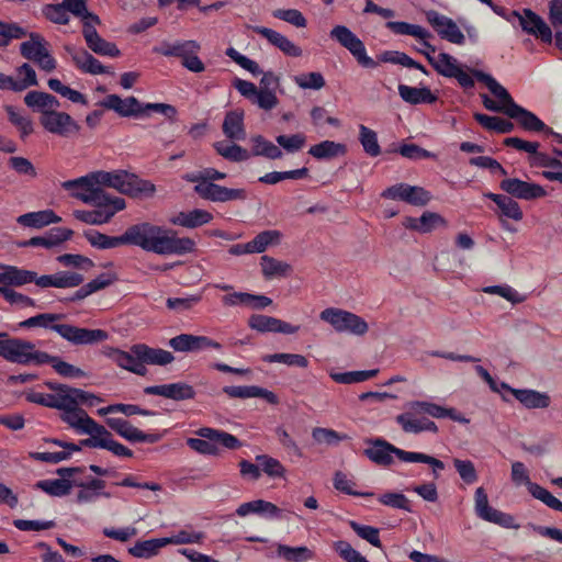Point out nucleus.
<instances>
[{"label":"nucleus","instance_id":"nucleus-34","mask_svg":"<svg viewBox=\"0 0 562 562\" xmlns=\"http://www.w3.org/2000/svg\"><path fill=\"white\" fill-rule=\"evenodd\" d=\"M402 224L406 229L419 234H428L440 226H447L446 220L440 214L430 211H425L420 217L406 216Z\"/></svg>","mask_w":562,"mask_h":562},{"label":"nucleus","instance_id":"nucleus-49","mask_svg":"<svg viewBox=\"0 0 562 562\" xmlns=\"http://www.w3.org/2000/svg\"><path fill=\"white\" fill-rule=\"evenodd\" d=\"M308 154L318 160H329L347 154V146L334 140H323L310 147Z\"/></svg>","mask_w":562,"mask_h":562},{"label":"nucleus","instance_id":"nucleus-54","mask_svg":"<svg viewBox=\"0 0 562 562\" xmlns=\"http://www.w3.org/2000/svg\"><path fill=\"white\" fill-rule=\"evenodd\" d=\"M166 547L164 538H155L137 541L128 549V553L135 558L150 559L158 554L161 548Z\"/></svg>","mask_w":562,"mask_h":562},{"label":"nucleus","instance_id":"nucleus-14","mask_svg":"<svg viewBox=\"0 0 562 562\" xmlns=\"http://www.w3.org/2000/svg\"><path fill=\"white\" fill-rule=\"evenodd\" d=\"M330 37L348 49L358 64L364 68L373 69L376 61L368 56L363 42L345 25H336L330 31Z\"/></svg>","mask_w":562,"mask_h":562},{"label":"nucleus","instance_id":"nucleus-17","mask_svg":"<svg viewBox=\"0 0 562 562\" xmlns=\"http://www.w3.org/2000/svg\"><path fill=\"white\" fill-rule=\"evenodd\" d=\"M474 512L475 515L487 522L498 525L504 528L514 527V517L490 506L485 490L480 486L474 492Z\"/></svg>","mask_w":562,"mask_h":562},{"label":"nucleus","instance_id":"nucleus-13","mask_svg":"<svg viewBox=\"0 0 562 562\" xmlns=\"http://www.w3.org/2000/svg\"><path fill=\"white\" fill-rule=\"evenodd\" d=\"M366 443L370 447L363 450V454L379 467H391L394 463V457L403 462L409 460L411 451L400 449L383 438H370Z\"/></svg>","mask_w":562,"mask_h":562},{"label":"nucleus","instance_id":"nucleus-64","mask_svg":"<svg viewBox=\"0 0 562 562\" xmlns=\"http://www.w3.org/2000/svg\"><path fill=\"white\" fill-rule=\"evenodd\" d=\"M281 233L279 231H263L257 234L250 240V247L254 254L263 252L270 245L278 244L281 238Z\"/></svg>","mask_w":562,"mask_h":562},{"label":"nucleus","instance_id":"nucleus-40","mask_svg":"<svg viewBox=\"0 0 562 562\" xmlns=\"http://www.w3.org/2000/svg\"><path fill=\"white\" fill-rule=\"evenodd\" d=\"M397 89L402 100L412 105L432 104L438 99L428 87L418 88L400 83Z\"/></svg>","mask_w":562,"mask_h":562},{"label":"nucleus","instance_id":"nucleus-48","mask_svg":"<svg viewBox=\"0 0 562 562\" xmlns=\"http://www.w3.org/2000/svg\"><path fill=\"white\" fill-rule=\"evenodd\" d=\"M24 103L29 108L42 112V115H44L45 111L55 110L60 106V103L55 95L36 90L30 91L25 94Z\"/></svg>","mask_w":562,"mask_h":562},{"label":"nucleus","instance_id":"nucleus-53","mask_svg":"<svg viewBox=\"0 0 562 562\" xmlns=\"http://www.w3.org/2000/svg\"><path fill=\"white\" fill-rule=\"evenodd\" d=\"M75 486L74 481L68 479H54L37 481L35 487L55 497H63L70 493Z\"/></svg>","mask_w":562,"mask_h":562},{"label":"nucleus","instance_id":"nucleus-56","mask_svg":"<svg viewBox=\"0 0 562 562\" xmlns=\"http://www.w3.org/2000/svg\"><path fill=\"white\" fill-rule=\"evenodd\" d=\"M278 554L286 562H306L315 557L314 551L305 546L290 547L286 544H279Z\"/></svg>","mask_w":562,"mask_h":562},{"label":"nucleus","instance_id":"nucleus-57","mask_svg":"<svg viewBox=\"0 0 562 562\" xmlns=\"http://www.w3.org/2000/svg\"><path fill=\"white\" fill-rule=\"evenodd\" d=\"M378 369L372 370H360V371H347V372H335L330 373V378L340 384H352L367 381L374 378L378 374Z\"/></svg>","mask_w":562,"mask_h":562},{"label":"nucleus","instance_id":"nucleus-51","mask_svg":"<svg viewBox=\"0 0 562 562\" xmlns=\"http://www.w3.org/2000/svg\"><path fill=\"white\" fill-rule=\"evenodd\" d=\"M473 117L485 130L493 131L498 134H508L515 128L512 121L499 116H490L487 114L476 112L473 114Z\"/></svg>","mask_w":562,"mask_h":562},{"label":"nucleus","instance_id":"nucleus-45","mask_svg":"<svg viewBox=\"0 0 562 562\" xmlns=\"http://www.w3.org/2000/svg\"><path fill=\"white\" fill-rule=\"evenodd\" d=\"M484 198L493 201L501 211V215L514 221H521L524 213L519 204L510 196L505 194H497L493 192H485Z\"/></svg>","mask_w":562,"mask_h":562},{"label":"nucleus","instance_id":"nucleus-46","mask_svg":"<svg viewBox=\"0 0 562 562\" xmlns=\"http://www.w3.org/2000/svg\"><path fill=\"white\" fill-rule=\"evenodd\" d=\"M61 221L53 210L29 212L18 217L16 222L25 227L42 228L49 224H56Z\"/></svg>","mask_w":562,"mask_h":562},{"label":"nucleus","instance_id":"nucleus-31","mask_svg":"<svg viewBox=\"0 0 562 562\" xmlns=\"http://www.w3.org/2000/svg\"><path fill=\"white\" fill-rule=\"evenodd\" d=\"M252 31L265 37L271 45L280 49L285 56L289 57H301L303 50L300 46L290 41L285 35L266 27V26H254Z\"/></svg>","mask_w":562,"mask_h":562},{"label":"nucleus","instance_id":"nucleus-27","mask_svg":"<svg viewBox=\"0 0 562 562\" xmlns=\"http://www.w3.org/2000/svg\"><path fill=\"white\" fill-rule=\"evenodd\" d=\"M41 276L32 270L0 263V286L20 288L29 283L37 285Z\"/></svg>","mask_w":562,"mask_h":562},{"label":"nucleus","instance_id":"nucleus-5","mask_svg":"<svg viewBox=\"0 0 562 562\" xmlns=\"http://www.w3.org/2000/svg\"><path fill=\"white\" fill-rule=\"evenodd\" d=\"M492 11L498 16L503 18L515 26V21L518 22L521 30L528 35L540 38L543 43L550 44L553 35L550 26L546 21L529 8H524L521 11L508 10L505 7L498 5L492 1L488 5Z\"/></svg>","mask_w":562,"mask_h":562},{"label":"nucleus","instance_id":"nucleus-59","mask_svg":"<svg viewBox=\"0 0 562 562\" xmlns=\"http://www.w3.org/2000/svg\"><path fill=\"white\" fill-rule=\"evenodd\" d=\"M5 112L9 121L19 130L22 139H25L33 133V122L30 117L22 115L12 105H7Z\"/></svg>","mask_w":562,"mask_h":562},{"label":"nucleus","instance_id":"nucleus-11","mask_svg":"<svg viewBox=\"0 0 562 562\" xmlns=\"http://www.w3.org/2000/svg\"><path fill=\"white\" fill-rule=\"evenodd\" d=\"M48 46V42L42 34L30 32L29 40L20 44V54L23 58L36 64L42 70L50 72L56 68L57 61Z\"/></svg>","mask_w":562,"mask_h":562},{"label":"nucleus","instance_id":"nucleus-15","mask_svg":"<svg viewBox=\"0 0 562 562\" xmlns=\"http://www.w3.org/2000/svg\"><path fill=\"white\" fill-rule=\"evenodd\" d=\"M110 188L130 196H150L156 191V187L153 182L142 179L136 175L128 173L125 170L113 171Z\"/></svg>","mask_w":562,"mask_h":562},{"label":"nucleus","instance_id":"nucleus-6","mask_svg":"<svg viewBox=\"0 0 562 562\" xmlns=\"http://www.w3.org/2000/svg\"><path fill=\"white\" fill-rule=\"evenodd\" d=\"M196 435L200 438H188L187 445L205 456H217L220 453L217 445L229 450H236L243 446L236 436L220 429L202 427L196 430Z\"/></svg>","mask_w":562,"mask_h":562},{"label":"nucleus","instance_id":"nucleus-1","mask_svg":"<svg viewBox=\"0 0 562 562\" xmlns=\"http://www.w3.org/2000/svg\"><path fill=\"white\" fill-rule=\"evenodd\" d=\"M83 236L98 249L128 245L160 256H184L195 250V241L192 238L178 237L175 231L150 222L133 224L120 236H108L95 229L85 231Z\"/></svg>","mask_w":562,"mask_h":562},{"label":"nucleus","instance_id":"nucleus-18","mask_svg":"<svg viewBox=\"0 0 562 562\" xmlns=\"http://www.w3.org/2000/svg\"><path fill=\"white\" fill-rule=\"evenodd\" d=\"M40 121L47 132L61 137H69L80 131V125L66 112L45 111Z\"/></svg>","mask_w":562,"mask_h":562},{"label":"nucleus","instance_id":"nucleus-19","mask_svg":"<svg viewBox=\"0 0 562 562\" xmlns=\"http://www.w3.org/2000/svg\"><path fill=\"white\" fill-rule=\"evenodd\" d=\"M426 18L441 40L457 45H463L465 43L464 34L451 18L435 10L428 11Z\"/></svg>","mask_w":562,"mask_h":562},{"label":"nucleus","instance_id":"nucleus-3","mask_svg":"<svg viewBox=\"0 0 562 562\" xmlns=\"http://www.w3.org/2000/svg\"><path fill=\"white\" fill-rule=\"evenodd\" d=\"M476 80L484 83L491 93L508 104L506 115L515 120L527 132L542 133L544 136H553L554 131L540 120L533 112L515 102L510 93L492 75L482 70H473Z\"/></svg>","mask_w":562,"mask_h":562},{"label":"nucleus","instance_id":"nucleus-63","mask_svg":"<svg viewBox=\"0 0 562 562\" xmlns=\"http://www.w3.org/2000/svg\"><path fill=\"white\" fill-rule=\"evenodd\" d=\"M46 364H50L53 369L64 378H82L86 375L85 371L75 367L57 356L47 353Z\"/></svg>","mask_w":562,"mask_h":562},{"label":"nucleus","instance_id":"nucleus-2","mask_svg":"<svg viewBox=\"0 0 562 562\" xmlns=\"http://www.w3.org/2000/svg\"><path fill=\"white\" fill-rule=\"evenodd\" d=\"M59 313H42L22 321L21 328L41 327L56 331L60 337L75 346L94 345L108 339L109 335L103 329L81 328L70 324H58L64 318Z\"/></svg>","mask_w":562,"mask_h":562},{"label":"nucleus","instance_id":"nucleus-50","mask_svg":"<svg viewBox=\"0 0 562 562\" xmlns=\"http://www.w3.org/2000/svg\"><path fill=\"white\" fill-rule=\"evenodd\" d=\"M236 514L239 517H245L250 514H257L266 517H277L280 514V509L278 506L268 501L256 499L240 504L236 509Z\"/></svg>","mask_w":562,"mask_h":562},{"label":"nucleus","instance_id":"nucleus-61","mask_svg":"<svg viewBox=\"0 0 562 562\" xmlns=\"http://www.w3.org/2000/svg\"><path fill=\"white\" fill-rule=\"evenodd\" d=\"M262 273L267 279L276 277H284L291 270V266L286 262L277 260L269 256L261 257Z\"/></svg>","mask_w":562,"mask_h":562},{"label":"nucleus","instance_id":"nucleus-8","mask_svg":"<svg viewBox=\"0 0 562 562\" xmlns=\"http://www.w3.org/2000/svg\"><path fill=\"white\" fill-rule=\"evenodd\" d=\"M0 357L9 362L29 366L46 364L47 352L35 349L31 341L20 338H0Z\"/></svg>","mask_w":562,"mask_h":562},{"label":"nucleus","instance_id":"nucleus-20","mask_svg":"<svg viewBox=\"0 0 562 562\" xmlns=\"http://www.w3.org/2000/svg\"><path fill=\"white\" fill-rule=\"evenodd\" d=\"M105 424L108 427L115 431L119 436L124 438L125 440L135 443V442H148L156 443L158 442L164 434H146L135 426H133L127 419L120 417H109L105 419Z\"/></svg>","mask_w":562,"mask_h":562},{"label":"nucleus","instance_id":"nucleus-47","mask_svg":"<svg viewBox=\"0 0 562 562\" xmlns=\"http://www.w3.org/2000/svg\"><path fill=\"white\" fill-rule=\"evenodd\" d=\"M213 220V214L209 211L194 209L189 212H180L177 216L171 218V223L173 225L187 227V228H195L202 226L204 224L210 223Z\"/></svg>","mask_w":562,"mask_h":562},{"label":"nucleus","instance_id":"nucleus-62","mask_svg":"<svg viewBox=\"0 0 562 562\" xmlns=\"http://www.w3.org/2000/svg\"><path fill=\"white\" fill-rule=\"evenodd\" d=\"M29 32L15 22L0 20V47H7L12 40L29 37Z\"/></svg>","mask_w":562,"mask_h":562},{"label":"nucleus","instance_id":"nucleus-33","mask_svg":"<svg viewBox=\"0 0 562 562\" xmlns=\"http://www.w3.org/2000/svg\"><path fill=\"white\" fill-rule=\"evenodd\" d=\"M82 202L105 213L113 211V216L126 206L124 199L113 196L106 193L102 188H98L97 191L91 192L89 195H85L82 198Z\"/></svg>","mask_w":562,"mask_h":562},{"label":"nucleus","instance_id":"nucleus-41","mask_svg":"<svg viewBox=\"0 0 562 562\" xmlns=\"http://www.w3.org/2000/svg\"><path fill=\"white\" fill-rule=\"evenodd\" d=\"M222 130L224 135L232 140H244L246 130L244 124V112L240 110L228 111L225 114Z\"/></svg>","mask_w":562,"mask_h":562},{"label":"nucleus","instance_id":"nucleus-26","mask_svg":"<svg viewBox=\"0 0 562 562\" xmlns=\"http://www.w3.org/2000/svg\"><path fill=\"white\" fill-rule=\"evenodd\" d=\"M100 105L113 110L122 117H139L143 115V103L133 95L122 99L117 94H109L100 101Z\"/></svg>","mask_w":562,"mask_h":562},{"label":"nucleus","instance_id":"nucleus-10","mask_svg":"<svg viewBox=\"0 0 562 562\" xmlns=\"http://www.w3.org/2000/svg\"><path fill=\"white\" fill-rule=\"evenodd\" d=\"M425 57L440 76L456 79L465 91L474 88L476 78L473 70H476L475 68L460 65L458 59L448 53H439L438 56L425 53Z\"/></svg>","mask_w":562,"mask_h":562},{"label":"nucleus","instance_id":"nucleus-12","mask_svg":"<svg viewBox=\"0 0 562 562\" xmlns=\"http://www.w3.org/2000/svg\"><path fill=\"white\" fill-rule=\"evenodd\" d=\"M319 318L330 324L338 333L362 336L369 329L368 323L362 317L341 308H325L321 312Z\"/></svg>","mask_w":562,"mask_h":562},{"label":"nucleus","instance_id":"nucleus-35","mask_svg":"<svg viewBox=\"0 0 562 562\" xmlns=\"http://www.w3.org/2000/svg\"><path fill=\"white\" fill-rule=\"evenodd\" d=\"M74 231L66 227H53L44 236H35L20 244L22 247H44L52 249L69 240Z\"/></svg>","mask_w":562,"mask_h":562},{"label":"nucleus","instance_id":"nucleus-7","mask_svg":"<svg viewBox=\"0 0 562 562\" xmlns=\"http://www.w3.org/2000/svg\"><path fill=\"white\" fill-rule=\"evenodd\" d=\"M0 357L9 362L29 366L46 364L47 352L35 349L31 341L20 338H0Z\"/></svg>","mask_w":562,"mask_h":562},{"label":"nucleus","instance_id":"nucleus-39","mask_svg":"<svg viewBox=\"0 0 562 562\" xmlns=\"http://www.w3.org/2000/svg\"><path fill=\"white\" fill-rule=\"evenodd\" d=\"M200 45L198 42L192 40L176 42L164 41L160 43V45L153 48L154 53L156 54L165 57H178L181 59V61L189 53H198Z\"/></svg>","mask_w":562,"mask_h":562},{"label":"nucleus","instance_id":"nucleus-36","mask_svg":"<svg viewBox=\"0 0 562 562\" xmlns=\"http://www.w3.org/2000/svg\"><path fill=\"white\" fill-rule=\"evenodd\" d=\"M132 351L145 367L146 364L166 366L175 360V357L170 351L160 348H151L145 344L133 345Z\"/></svg>","mask_w":562,"mask_h":562},{"label":"nucleus","instance_id":"nucleus-23","mask_svg":"<svg viewBox=\"0 0 562 562\" xmlns=\"http://www.w3.org/2000/svg\"><path fill=\"white\" fill-rule=\"evenodd\" d=\"M499 188L506 192L510 198L520 200H536L544 198L547 191L538 183L527 182L518 178H506L499 182Z\"/></svg>","mask_w":562,"mask_h":562},{"label":"nucleus","instance_id":"nucleus-16","mask_svg":"<svg viewBox=\"0 0 562 562\" xmlns=\"http://www.w3.org/2000/svg\"><path fill=\"white\" fill-rule=\"evenodd\" d=\"M383 199L403 201L414 206H425L431 199L430 193L422 187L408 183H396L382 191Z\"/></svg>","mask_w":562,"mask_h":562},{"label":"nucleus","instance_id":"nucleus-55","mask_svg":"<svg viewBox=\"0 0 562 562\" xmlns=\"http://www.w3.org/2000/svg\"><path fill=\"white\" fill-rule=\"evenodd\" d=\"M385 26L395 34L411 35L418 40H425L431 36V34L420 25L403 21H389Z\"/></svg>","mask_w":562,"mask_h":562},{"label":"nucleus","instance_id":"nucleus-58","mask_svg":"<svg viewBox=\"0 0 562 562\" xmlns=\"http://www.w3.org/2000/svg\"><path fill=\"white\" fill-rule=\"evenodd\" d=\"M359 142L369 156L378 157L381 154L376 133L362 124L359 126Z\"/></svg>","mask_w":562,"mask_h":562},{"label":"nucleus","instance_id":"nucleus-43","mask_svg":"<svg viewBox=\"0 0 562 562\" xmlns=\"http://www.w3.org/2000/svg\"><path fill=\"white\" fill-rule=\"evenodd\" d=\"M396 423L401 425L402 429L408 434H419L429 431L436 434L438 427L435 422L428 418H418L411 413H404L396 416Z\"/></svg>","mask_w":562,"mask_h":562},{"label":"nucleus","instance_id":"nucleus-28","mask_svg":"<svg viewBox=\"0 0 562 562\" xmlns=\"http://www.w3.org/2000/svg\"><path fill=\"white\" fill-rule=\"evenodd\" d=\"M55 408L64 412L78 406L79 402L87 403L89 406H92L94 405V402L102 401V398L94 394L71 386H67L63 392L55 394Z\"/></svg>","mask_w":562,"mask_h":562},{"label":"nucleus","instance_id":"nucleus-44","mask_svg":"<svg viewBox=\"0 0 562 562\" xmlns=\"http://www.w3.org/2000/svg\"><path fill=\"white\" fill-rule=\"evenodd\" d=\"M61 420L75 428L78 432H90L92 429H98L97 422L78 406L65 411L61 415Z\"/></svg>","mask_w":562,"mask_h":562},{"label":"nucleus","instance_id":"nucleus-60","mask_svg":"<svg viewBox=\"0 0 562 562\" xmlns=\"http://www.w3.org/2000/svg\"><path fill=\"white\" fill-rule=\"evenodd\" d=\"M165 543L168 544H193V543H202L205 539V533L202 531L181 529L178 532L171 535L170 537H165Z\"/></svg>","mask_w":562,"mask_h":562},{"label":"nucleus","instance_id":"nucleus-4","mask_svg":"<svg viewBox=\"0 0 562 562\" xmlns=\"http://www.w3.org/2000/svg\"><path fill=\"white\" fill-rule=\"evenodd\" d=\"M225 178V172L211 167L200 171L187 172L182 176L184 181L195 183L193 190L203 200L214 203L246 200L247 192L245 189L227 188L215 183V181Z\"/></svg>","mask_w":562,"mask_h":562},{"label":"nucleus","instance_id":"nucleus-30","mask_svg":"<svg viewBox=\"0 0 562 562\" xmlns=\"http://www.w3.org/2000/svg\"><path fill=\"white\" fill-rule=\"evenodd\" d=\"M144 393L147 395L164 396L173 401L191 400L195 396L193 386L184 382L146 386Z\"/></svg>","mask_w":562,"mask_h":562},{"label":"nucleus","instance_id":"nucleus-9","mask_svg":"<svg viewBox=\"0 0 562 562\" xmlns=\"http://www.w3.org/2000/svg\"><path fill=\"white\" fill-rule=\"evenodd\" d=\"M0 357L9 362L29 366L46 364L47 352L35 349L31 341L20 338H0Z\"/></svg>","mask_w":562,"mask_h":562},{"label":"nucleus","instance_id":"nucleus-32","mask_svg":"<svg viewBox=\"0 0 562 562\" xmlns=\"http://www.w3.org/2000/svg\"><path fill=\"white\" fill-rule=\"evenodd\" d=\"M66 50L71 55L75 66L83 74H113L110 67L102 65L99 59L93 57L86 49H76L67 46Z\"/></svg>","mask_w":562,"mask_h":562},{"label":"nucleus","instance_id":"nucleus-37","mask_svg":"<svg viewBox=\"0 0 562 562\" xmlns=\"http://www.w3.org/2000/svg\"><path fill=\"white\" fill-rule=\"evenodd\" d=\"M85 278L81 273L74 271H59L54 274H43L40 277L37 286L40 288H58L68 289L79 286Z\"/></svg>","mask_w":562,"mask_h":562},{"label":"nucleus","instance_id":"nucleus-21","mask_svg":"<svg viewBox=\"0 0 562 562\" xmlns=\"http://www.w3.org/2000/svg\"><path fill=\"white\" fill-rule=\"evenodd\" d=\"M105 424L108 427L115 431L119 436L124 438L125 440L135 443V442H148L156 443L158 442L164 434H146L135 426H133L127 419L120 417H109L105 419Z\"/></svg>","mask_w":562,"mask_h":562},{"label":"nucleus","instance_id":"nucleus-42","mask_svg":"<svg viewBox=\"0 0 562 562\" xmlns=\"http://www.w3.org/2000/svg\"><path fill=\"white\" fill-rule=\"evenodd\" d=\"M514 397L526 408H548L551 404V397L546 392H539L532 389H520L513 391Z\"/></svg>","mask_w":562,"mask_h":562},{"label":"nucleus","instance_id":"nucleus-22","mask_svg":"<svg viewBox=\"0 0 562 562\" xmlns=\"http://www.w3.org/2000/svg\"><path fill=\"white\" fill-rule=\"evenodd\" d=\"M105 424L108 427L115 431L119 436L124 438L125 440L135 443V442H148L156 443L158 442L164 434H146L135 426H133L127 419L120 417H109L105 419Z\"/></svg>","mask_w":562,"mask_h":562},{"label":"nucleus","instance_id":"nucleus-24","mask_svg":"<svg viewBox=\"0 0 562 562\" xmlns=\"http://www.w3.org/2000/svg\"><path fill=\"white\" fill-rule=\"evenodd\" d=\"M168 345L177 352H200L209 348L222 350V345L212 338L192 334L175 336L169 340Z\"/></svg>","mask_w":562,"mask_h":562},{"label":"nucleus","instance_id":"nucleus-29","mask_svg":"<svg viewBox=\"0 0 562 562\" xmlns=\"http://www.w3.org/2000/svg\"><path fill=\"white\" fill-rule=\"evenodd\" d=\"M82 35L87 46L95 54L109 57H119L121 55V50L114 43L108 42L99 35L94 23L86 21L83 23Z\"/></svg>","mask_w":562,"mask_h":562},{"label":"nucleus","instance_id":"nucleus-25","mask_svg":"<svg viewBox=\"0 0 562 562\" xmlns=\"http://www.w3.org/2000/svg\"><path fill=\"white\" fill-rule=\"evenodd\" d=\"M503 144L506 147L527 153L530 167L547 168L551 159L548 154L539 151L540 144L538 142H529L515 136L505 138Z\"/></svg>","mask_w":562,"mask_h":562},{"label":"nucleus","instance_id":"nucleus-52","mask_svg":"<svg viewBox=\"0 0 562 562\" xmlns=\"http://www.w3.org/2000/svg\"><path fill=\"white\" fill-rule=\"evenodd\" d=\"M61 186L66 191H69L72 196L80 201H82L85 195H89L99 188L94 183V180L90 178V173L74 180H67L63 182Z\"/></svg>","mask_w":562,"mask_h":562},{"label":"nucleus","instance_id":"nucleus-38","mask_svg":"<svg viewBox=\"0 0 562 562\" xmlns=\"http://www.w3.org/2000/svg\"><path fill=\"white\" fill-rule=\"evenodd\" d=\"M105 355L122 369H125L140 376H144L147 373L146 367L143 366L142 361L132 351V348L130 351H124L112 347L109 348Z\"/></svg>","mask_w":562,"mask_h":562}]
</instances>
